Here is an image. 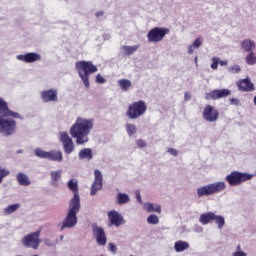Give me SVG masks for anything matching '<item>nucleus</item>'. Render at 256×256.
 Here are the masks:
<instances>
[{"mask_svg": "<svg viewBox=\"0 0 256 256\" xmlns=\"http://www.w3.org/2000/svg\"><path fill=\"white\" fill-rule=\"evenodd\" d=\"M93 129V119L77 118L76 122L70 128V135L76 139L77 145L89 143V135Z\"/></svg>", "mask_w": 256, "mask_h": 256, "instance_id": "nucleus-1", "label": "nucleus"}, {"mask_svg": "<svg viewBox=\"0 0 256 256\" xmlns=\"http://www.w3.org/2000/svg\"><path fill=\"white\" fill-rule=\"evenodd\" d=\"M75 69L86 89H89V75H93V73L99 71L97 66L92 61L80 60L75 63Z\"/></svg>", "mask_w": 256, "mask_h": 256, "instance_id": "nucleus-2", "label": "nucleus"}, {"mask_svg": "<svg viewBox=\"0 0 256 256\" xmlns=\"http://www.w3.org/2000/svg\"><path fill=\"white\" fill-rule=\"evenodd\" d=\"M81 209V202L70 201L69 209L65 219L62 222L60 231L63 229H71L77 225V212Z\"/></svg>", "mask_w": 256, "mask_h": 256, "instance_id": "nucleus-3", "label": "nucleus"}, {"mask_svg": "<svg viewBox=\"0 0 256 256\" xmlns=\"http://www.w3.org/2000/svg\"><path fill=\"white\" fill-rule=\"evenodd\" d=\"M225 189H227L225 182H215L198 188L197 195L198 197H209V195H216L217 193L225 191Z\"/></svg>", "mask_w": 256, "mask_h": 256, "instance_id": "nucleus-4", "label": "nucleus"}, {"mask_svg": "<svg viewBox=\"0 0 256 256\" xmlns=\"http://www.w3.org/2000/svg\"><path fill=\"white\" fill-rule=\"evenodd\" d=\"M147 113V103L143 100L135 101L128 106L126 111V115L128 119H139V117H143Z\"/></svg>", "mask_w": 256, "mask_h": 256, "instance_id": "nucleus-5", "label": "nucleus"}, {"mask_svg": "<svg viewBox=\"0 0 256 256\" xmlns=\"http://www.w3.org/2000/svg\"><path fill=\"white\" fill-rule=\"evenodd\" d=\"M253 174H247L239 171H233L226 176V181L230 187H237L245 181H251Z\"/></svg>", "mask_w": 256, "mask_h": 256, "instance_id": "nucleus-6", "label": "nucleus"}, {"mask_svg": "<svg viewBox=\"0 0 256 256\" xmlns=\"http://www.w3.org/2000/svg\"><path fill=\"white\" fill-rule=\"evenodd\" d=\"M40 235L41 230L27 234L21 240L22 245H24L27 249H39V245H41V239H39Z\"/></svg>", "mask_w": 256, "mask_h": 256, "instance_id": "nucleus-7", "label": "nucleus"}, {"mask_svg": "<svg viewBox=\"0 0 256 256\" xmlns=\"http://www.w3.org/2000/svg\"><path fill=\"white\" fill-rule=\"evenodd\" d=\"M15 131H17V122L13 119H5L3 116H0V133L5 135V137H9L14 135Z\"/></svg>", "mask_w": 256, "mask_h": 256, "instance_id": "nucleus-8", "label": "nucleus"}, {"mask_svg": "<svg viewBox=\"0 0 256 256\" xmlns=\"http://www.w3.org/2000/svg\"><path fill=\"white\" fill-rule=\"evenodd\" d=\"M169 28L155 27L151 29L147 34L149 43H159L165 39L166 35H169Z\"/></svg>", "mask_w": 256, "mask_h": 256, "instance_id": "nucleus-9", "label": "nucleus"}, {"mask_svg": "<svg viewBox=\"0 0 256 256\" xmlns=\"http://www.w3.org/2000/svg\"><path fill=\"white\" fill-rule=\"evenodd\" d=\"M60 142L63 145L64 153L66 155H71L73 151H75V143H73V139L69 136L67 132L60 133Z\"/></svg>", "mask_w": 256, "mask_h": 256, "instance_id": "nucleus-10", "label": "nucleus"}, {"mask_svg": "<svg viewBox=\"0 0 256 256\" xmlns=\"http://www.w3.org/2000/svg\"><path fill=\"white\" fill-rule=\"evenodd\" d=\"M231 95V90L229 89H215L205 95L206 101H217L219 99H225Z\"/></svg>", "mask_w": 256, "mask_h": 256, "instance_id": "nucleus-11", "label": "nucleus"}, {"mask_svg": "<svg viewBox=\"0 0 256 256\" xmlns=\"http://www.w3.org/2000/svg\"><path fill=\"white\" fill-rule=\"evenodd\" d=\"M92 233L96 239L97 245H101L102 247H105L107 245V234H105V230L102 227L94 224L92 226Z\"/></svg>", "mask_w": 256, "mask_h": 256, "instance_id": "nucleus-12", "label": "nucleus"}, {"mask_svg": "<svg viewBox=\"0 0 256 256\" xmlns=\"http://www.w3.org/2000/svg\"><path fill=\"white\" fill-rule=\"evenodd\" d=\"M95 180L91 186L90 195H97V191L103 189V174L98 169L94 170Z\"/></svg>", "mask_w": 256, "mask_h": 256, "instance_id": "nucleus-13", "label": "nucleus"}, {"mask_svg": "<svg viewBox=\"0 0 256 256\" xmlns=\"http://www.w3.org/2000/svg\"><path fill=\"white\" fill-rule=\"evenodd\" d=\"M203 119L209 123H215L219 119V111L211 105H207L203 111Z\"/></svg>", "mask_w": 256, "mask_h": 256, "instance_id": "nucleus-14", "label": "nucleus"}, {"mask_svg": "<svg viewBox=\"0 0 256 256\" xmlns=\"http://www.w3.org/2000/svg\"><path fill=\"white\" fill-rule=\"evenodd\" d=\"M0 115H2V117H12V119H23L21 114L9 110V106H7V102H5L1 98H0Z\"/></svg>", "mask_w": 256, "mask_h": 256, "instance_id": "nucleus-15", "label": "nucleus"}, {"mask_svg": "<svg viewBox=\"0 0 256 256\" xmlns=\"http://www.w3.org/2000/svg\"><path fill=\"white\" fill-rule=\"evenodd\" d=\"M108 219L110 225H114V227H121V225H125V219H123V215H121L116 210H111L108 212Z\"/></svg>", "mask_w": 256, "mask_h": 256, "instance_id": "nucleus-16", "label": "nucleus"}, {"mask_svg": "<svg viewBox=\"0 0 256 256\" xmlns=\"http://www.w3.org/2000/svg\"><path fill=\"white\" fill-rule=\"evenodd\" d=\"M18 61H23L24 63H35V61H41V55L35 52L26 53L17 56Z\"/></svg>", "mask_w": 256, "mask_h": 256, "instance_id": "nucleus-17", "label": "nucleus"}, {"mask_svg": "<svg viewBox=\"0 0 256 256\" xmlns=\"http://www.w3.org/2000/svg\"><path fill=\"white\" fill-rule=\"evenodd\" d=\"M68 189L74 193V196L70 201H76L77 203H81V199L79 198V184L77 180L71 179L68 181Z\"/></svg>", "mask_w": 256, "mask_h": 256, "instance_id": "nucleus-18", "label": "nucleus"}, {"mask_svg": "<svg viewBox=\"0 0 256 256\" xmlns=\"http://www.w3.org/2000/svg\"><path fill=\"white\" fill-rule=\"evenodd\" d=\"M237 87L239 91L249 92V91H255V85L251 83V79L245 78L241 79L237 83Z\"/></svg>", "mask_w": 256, "mask_h": 256, "instance_id": "nucleus-19", "label": "nucleus"}, {"mask_svg": "<svg viewBox=\"0 0 256 256\" xmlns=\"http://www.w3.org/2000/svg\"><path fill=\"white\" fill-rule=\"evenodd\" d=\"M41 99L44 103H49L51 101H57V90L50 89L41 92Z\"/></svg>", "mask_w": 256, "mask_h": 256, "instance_id": "nucleus-20", "label": "nucleus"}, {"mask_svg": "<svg viewBox=\"0 0 256 256\" xmlns=\"http://www.w3.org/2000/svg\"><path fill=\"white\" fill-rule=\"evenodd\" d=\"M50 161H58L61 163L63 161V152L61 150H52L48 152V158Z\"/></svg>", "mask_w": 256, "mask_h": 256, "instance_id": "nucleus-21", "label": "nucleus"}, {"mask_svg": "<svg viewBox=\"0 0 256 256\" xmlns=\"http://www.w3.org/2000/svg\"><path fill=\"white\" fill-rule=\"evenodd\" d=\"M199 221L202 225H208L211 221H215V213L208 212L200 215Z\"/></svg>", "mask_w": 256, "mask_h": 256, "instance_id": "nucleus-22", "label": "nucleus"}, {"mask_svg": "<svg viewBox=\"0 0 256 256\" xmlns=\"http://www.w3.org/2000/svg\"><path fill=\"white\" fill-rule=\"evenodd\" d=\"M241 47L246 53H253V51H255V42H253V40L246 39L242 41Z\"/></svg>", "mask_w": 256, "mask_h": 256, "instance_id": "nucleus-23", "label": "nucleus"}, {"mask_svg": "<svg viewBox=\"0 0 256 256\" xmlns=\"http://www.w3.org/2000/svg\"><path fill=\"white\" fill-rule=\"evenodd\" d=\"M16 179L19 185H22L23 187L31 185V180H29V176L25 173H18Z\"/></svg>", "mask_w": 256, "mask_h": 256, "instance_id": "nucleus-24", "label": "nucleus"}, {"mask_svg": "<svg viewBox=\"0 0 256 256\" xmlns=\"http://www.w3.org/2000/svg\"><path fill=\"white\" fill-rule=\"evenodd\" d=\"M174 249L176 251V253H181L187 249H189V243L185 242V241H176L174 244Z\"/></svg>", "mask_w": 256, "mask_h": 256, "instance_id": "nucleus-25", "label": "nucleus"}, {"mask_svg": "<svg viewBox=\"0 0 256 256\" xmlns=\"http://www.w3.org/2000/svg\"><path fill=\"white\" fill-rule=\"evenodd\" d=\"M144 209H146L148 213H161V205L146 203L144 204Z\"/></svg>", "mask_w": 256, "mask_h": 256, "instance_id": "nucleus-26", "label": "nucleus"}, {"mask_svg": "<svg viewBox=\"0 0 256 256\" xmlns=\"http://www.w3.org/2000/svg\"><path fill=\"white\" fill-rule=\"evenodd\" d=\"M116 199H117L118 205H125V203H129L130 201L129 195L121 192L117 194Z\"/></svg>", "mask_w": 256, "mask_h": 256, "instance_id": "nucleus-27", "label": "nucleus"}, {"mask_svg": "<svg viewBox=\"0 0 256 256\" xmlns=\"http://www.w3.org/2000/svg\"><path fill=\"white\" fill-rule=\"evenodd\" d=\"M61 173H62L61 170L52 171V172L50 173V176H51V183H52L55 187H57V185H58L57 182L61 179Z\"/></svg>", "mask_w": 256, "mask_h": 256, "instance_id": "nucleus-28", "label": "nucleus"}, {"mask_svg": "<svg viewBox=\"0 0 256 256\" xmlns=\"http://www.w3.org/2000/svg\"><path fill=\"white\" fill-rule=\"evenodd\" d=\"M203 45V38L202 37H198L193 44L189 47L188 53L189 55H191L195 49H199V46Z\"/></svg>", "mask_w": 256, "mask_h": 256, "instance_id": "nucleus-29", "label": "nucleus"}, {"mask_svg": "<svg viewBox=\"0 0 256 256\" xmlns=\"http://www.w3.org/2000/svg\"><path fill=\"white\" fill-rule=\"evenodd\" d=\"M81 159H93V152L89 148H84L79 152Z\"/></svg>", "mask_w": 256, "mask_h": 256, "instance_id": "nucleus-30", "label": "nucleus"}, {"mask_svg": "<svg viewBox=\"0 0 256 256\" xmlns=\"http://www.w3.org/2000/svg\"><path fill=\"white\" fill-rule=\"evenodd\" d=\"M118 85L122 91H129V88H131V81L127 79H121L118 81Z\"/></svg>", "mask_w": 256, "mask_h": 256, "instance_id": "nucleus-31", "label": "nucleus"}, {"mask_svg": "<svg viewBox=\"0 0 256 256\" xmlns=\"http://www.w3.org/2000/svg\"><path fill=\"white\" fill-rule=\"evenodd\" d=\"M21 207V204H12V205H9L7 206L5 209H4V213L6 215H11L12 213H15V211H17V209H19Z\"/></svg>", "mask_w": 256, "mask_h": 256, "instance_id": "nucleus-32", "label": "nucleus"}, {"mask_svg": "<svg viewBox=\"0 0 256 256\" xmlns=\"http://www.w3.org/2000/svg\"><path fill=\"white\" fill-rule=\"evenodd\" d=\"M34 153H35L36 157H39L40 159H48L49 152L44 151L41 148H36L34 150Z\"/></svg>", "mask_w": 256, "mask_h": 256, "instance_id": "nucleus-33", "label": "nucleus"}, {"mask_svg": "<svg viewBox=\"0 0 256 256\" xmlns=\"http://www.w3.org/2000/svg\"><path fill=\"white\" fill-rule=\"evenodd\" d=\"M137 49H139V46H123L122 50L124 51L125 55H133V53H135V51H137Z\"/></svg>", "mask_w": 256, "mask_h": 256, "instance_id": "nucleus-34", "label": "nucleus"}, {"mask_svg": "<svg viewBox=\"0 0 256 256\" xmlns=\"http://www.w3.org/2000/svg\"><path fill=\"white\" fill-rule=\"evenodd\" d=\"M245 61L247 65H255L256 64V54L255 52H249L246 56Z\"/></svg>", "mask_w": 256, "mask_h": 256, "instance_id": "nucleus-35", "label": "nucleus"}, {"mask_svg": "<svg viewBox=\"0 0 256 256\" xmlns=\"http://www.w3.org/2000/svg\"><path fill=\"white\" fill-rule=\"evenodd\" d=\"M126 131L129 137H133L137 133V126L135 124H126Z\"/></svg>", "mask_w": 256, "mask_h": 256, "instance_id": "nucleus-36", "label": "nucleus"}, {"mask_svg": "<svg viewBox=\"0 0 256 256\" xmlns=\"http://www.w3.org/2000/svg\"><path fill=\"white\" fill-rule=\"evenodd\" d=\"M214 221H216L219 229H223L225 226V218L223 216H217L214 214Z\"/></svg>", "mask_w": 256, "mask_h": 256, "instance_id": "nucleus-37", "label": "nucleus"}, {"mask_svg": "<svg viewBox=\"0 0 256 256\" xmlns=\"http://www.w3.org/2000/svg\"><path fill=\"white\" fill-rule=\"evenodd\" d=\"M147 221L150 225H157V223H159V217H157V215L151 214L147 218Z\"/></svg>", "mask_w": 256, "mask_h": 256, "instance_id": "nucleus-38", "label": "nucleus"}, {"mask_svg": "<svg viewBox=\"0 0 256 256\" xmlns=\"http://www.w3.org/2000/svg\"><path fill=\"white\" fill-rule=\"evenodd\" d=\"M9 175V170L0 169V183H3V179Z\"/></svg>", "mask_w": 256, "mask_h": 256, "instance_id": "nucleus-39", "label": "nucleus"}, {"mask_svg": "<svg viewBox=\"0 0 256 256\" xmlns=\"http://www.w3.org/2000/svg\"><path fill=\"white\" fill-rule=\"evenodd\" d=\"M136 145H138V147L141 149L143 147H147V142H145L143 139H139L136 141Z\"/></svg>", "mask_w": 256, "mask_h": 256, "instance_id": "nucleus-40", "label": "nucleus"}, {"mask_svg": "<svg viewBox=\"0 0 256 256\" xmlns=\"http://www.w3.org/2000/svg\"><path fill=\"white\" fill-rule=\"evenodd\" d=\"M211 64V69H217L219 67V58H213Z\"/></svg>", "mask_w": 256, "mask_h": 256, "instance_id": "nucleus-41", "label": "nucleus"}, {"mask_svg": "<svg viewBox=\"0 0 256 256\" xmlns=\"http://www.w3.org/2000/svg\"><path fill=\"white\" fill-rule=\"evenodd\" d=\"M107 80H105V78H103V76H101V74H97L96 76V83H105Z\"/></svg>", "mask_w": 256, "mask_h": 256, "instance_id": "nucleus-42", "label": "nucleus"}, {"mask_svg": "<svg viewBox=\"0 0 256 256\" xmlns=\"http://www.w3.org/2000/svg\"><path fill=\"white\" fill-rule=\"evenodd\" d=\"M108 249H109V251H111L112 253H117V246H115V244H113V243H109V244H108Z\"/></svg>", "mask_w": 256, "mask_h": 256, "instance_id": "nucleus-43", "label": "nucleus"}, {"mask_svg": "<svg viewBox=\"0 0 256 256\" xmlns=\"http://www.w3.org/2000/svg\"><path fill=\"white\" fill-rule=\"evenodd\" d=\"M168 153H170V155H173V157H177V155H179V152L175 148H169Z\"/></svg>", "mask_w": 256, "mask_h": 256, "instance_id": "nucleus-44", "label": "nucleus"}, {"mask_svg": "<svg viewBox=\"0 0 256 256\" xmlns=\"http://www.w3.org/2000/svg\"><path fill=\"white\" fill-rule=\"evenodd\" d=\"M229 101H230V105H239V99H237V98H230L229 99Z\"/></svg>", "mask_w": 256, "mask_h": 256, "instance_id": "nucleus-45", "label": "nucleus"}, {"mask_svg": "<svg viewBox=\"0 0 256 256\" xmlns=\"http://www.w3.org/2000/svg\"><path fill=\"white\" fill-rule=\"evenodd\" d=\"M233 256H247V253L243 251H236L233 253Z\"/></svg>", "mask_w": 256, "mask_h": 256, "instance_id": "nucleus-46", "label": "nucleus"}, {"mask_svg": "<svg viewBox=\"0 0 256 256\" xmlns=\"http://www.w3.org/2000/svg\"><path fill=\"white\" fill-rule=\"evenodd\" d=\"M184 101H191V94L189 92H185Z\"/></svg>", "mask_w": 256, "mask_h": 256, "instance_id": "nucleus-47", "label": "nucleus"}, {"mask_svg": "<svg viewBox=\"0 0 256 256\" xmlns=\"http://www.w3.org/2000/svg\"><path fill=\"white\" fill-rule=\"evenodd\" d=\"M136 199L139 203H143L141 200V193L139 191H136Z\"/></svg>", "mask_w": 256, "mask_h": 256, "instance_id": "nucleus-48", "label": "nucleus"}, {"mask_svg": "<svg viewBox=\"0 0 256 256\" xmlns=\"http://www.w3.org/2000/svg\"><path fill=\"white\" fill-rule=\"evenodd\" d=\"M103 15H104L103 11H98L96 13V17H103Z\"/></svg>", "mask_w": 256, "mask_h": 256, "instance_id": "nucleus-49", "label": "nucleus"}, {"mask_svg": "<svg viewBox=\"0 0 256 256\" xmlns=\"http://www.w3.org/2000/svg\"><path fill=\"white\" fill-rule=\"evenodd\" d=\"M219 64L222 65V66L227 65V61H220Z\"/></svg>", "mask_w": 256, "mask_h": 256, "instance_id": "nucleus-50", "label": "nucleus"}, {"mask_svg": "<svg viewBox=\"0 0 256 256\" xmlns=\"http://www.w3.org/2000/svg\"><path fill=\"white\" fill-rule=\"evenodd\" d=\"M235 69H236L237 73H239V71H241V68H239V67H236Z\"/></svg>", "mask_w": 256, "mask_h": 256, "instance_id": "nucleus-51", "label": "nucleus"}, {"mask_svg": "<svg viewBox=\"0 0 256 256\" xmlns=\"http://www.w3.org/2000/svg\"><path fill=\"white\" fill-rule=\"evenodd\" d=\"M239 249H241V246H240V245L237 246V250H238V251H239Z\"/></svg>", "mask_w": 256, "mask_h": 256, "instance_id": "nucleus-52", "label": "nucleus"}]
</instances>
